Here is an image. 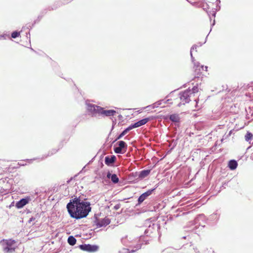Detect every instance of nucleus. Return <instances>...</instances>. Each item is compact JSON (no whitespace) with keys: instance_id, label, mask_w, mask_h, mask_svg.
Here are the masks:
<instances>
[{"instance_id":"2f4dec72","label":"nucleus","mask_w":253,"mask_h":253,"mask_svg":"<svg viewBox=\"0 0 253 253\" xmlns=\"http://www.w3.org/2000/svg\"><path fill=\"white\" fill-rule=\"evenodd\" d=\"M211 218L218 220L219 219V215H217V213H214L211 215Z\"/></svg>"},{"instance_id":"1a4fd4ad","label":"nucleus","mask_w":253,"mask_h":253,"mask_svg":"<svg viewBox=\"0 0 253 253\" xmlns=\"http://www.w3.org/2000/svg\"><path fill=\"white\" fill-rule=\"evenodd\" d=\"M94 218L95 220L94 221V223L98 228L105 227L109 225L111 222L110 219L107 217H105L100 220L97 218L96 214H94Z\"/></svg>"},{"instance_id":"c85d7f7f","label":"nucleus","mask_w":253,"mask_h":253,"mask_svg":"<svg viewBox=\"0 0 253 253\" xmlns=\"http://www.w3.org/2000/svg\"><path fill=\"white\" fill-rule=\"evenodd\" d=\"M250 110V112H249V113H247V117L248 118V119H250V116H251V119L253 120V109H251L250 108H249Z\"/></svg>"},{"instance_id":"5701e85b","label":"nucleus","mask_w":253,"mask_h":253,"mask_svg":"<svg viewBox=\"0 0 253 253\" xmlns=\"http://www.w3.org/2000/svg\"><path fill=\"white\" fill-rule=\"evenodd\" d=\"M42 15H39V16L38 17V18L34 21V22H33V23L32 24V25H28V26L27 27V29H29V30H30V29H32V28L34 26V25H35L36 23H38V22H39L41 20V19L42 18Z\"/></svg>"},{"instance_id":"58836bf2","label":"nucleus","mask_w":253,"mask_h":253,"mask_svg":"<svg viewBox=\"0 0 253 253\" xmlns=\"http://www.w3.org/2000/svg\"><path fill=\"white\" fill-rule=\"evenodd\" d=\"M198 46L197 44H194V45H193L191 47V49H190V51H192V50H194V49H196Z\"/></svg>"},{"instance_id":"f03ea898","label":"nucleus","mask_w":253,"mask_h":253,"mask_svg":"<svg viewBox=\"0 0 253 253\" xmlns=\"http://www.w3.org/2000/svg\"><path fill=\"white\" fill-rule=\"evenodd\" d=\"M0 245L4 253H13L18 247L17 242L13 239H3L0 241Z\"/></svg>"},{"instance_id":"39448f33","label":"nucleus","mask_w":253,"mask_h":253,"mask_svg":"<svg viewBox=\"0 0 253 253\" xmlns=\"http://www.w3.org/2000/svg\"><path fill=\"white\" fill-rule=\"evenodd\" d=\"M206 220V218L205 215L204 214H200L198 215L195 218V219L191 221L192 225H195L193 229H197L200 226L202 228H204L205 226V225H203L202 222H204Z\"/></svg>"},{"instance_id":"412c9836","label":"nucleus","mask_w":253,"mask_h":253,"mask_svg":"<svg viewBox=\"0 0 253 253\" xmlns=\"http://www.w3.org/2000/svg\"><path fill=\"white\" fill-rule=\"evenodd\" d=\"M68 243L71 246H74L76 244L77 240L73 236H69L67 239Z\"/></svg>"},{"instance_id":"4468645a","label":"nucleus","mask_w":253,"mask_h":253,"mask_svg":"<svg viewBox=\"0 0 253 253\" xmlns=\"http://www.w3.org/2000/svg\"><path fill=\"white\" fill-rule=\"evenodd\" d=\"M116 111L114 110H105L104 108L102 107V110H100V116H114L116 114Z\"/></svg>"},{"instance_id":"f3484780","label":"nucleus","mask_w":253,"mask_h":253,"mask_svg":"<svg viewBox=\"0 0 253 253\" xmlns=\"http://www.w3.org/2000/svg\"><path fill=\"white\" fill-rule=\"evenodd\" d=\"M169 100V99H168L167 101H165L164 99H161V100H158V101L155 102L154 103L152 104V105L147 106L146 107V108H151V109H154V108H157L159 106H160L162 104L163 102H164L166 104Z\"/></svg>"},{"instance_id":"13d9d810","label":"nucleus","mask_w":253,"mask_h":253,"mask_svg":"<svg viewBox=\"0 0 253 253\" xmlns=\"http://www.w3.org/2000/svg\"><path fill=\"white\" fill-rule=\"evenodd\" d=\"M217 1H218L219 2V3H220V0H217Z\"/></svg>"},{"instance_id":"ddd939ff","label":"nucleus","mask_w":253,"mask_h":253,"mask_svg":"<svg viewBox=\"0 0 253 253\" xmlns=\"http://www.w3.org/2000/svg\"><path fill=\"white\" fill-rule=\"evenodd\" d=\"M31 201L30 196H27L25 198L21 199L19 201H17L15 204L16 208L19 209L24 207L26 205L28 204Z\"/></svg>"},{"instance_id":"a878e982","label":"nucleus","mask_w":253,"mask_h":253,"mask_svg":"<svg viewBox=\"0 0 253 253\" xmlns=\"http://www.w3.org/2000/svg\"><path fill=\"white\" fill-rule=\"evenodd\" d=\"M58 151V150H56L55 149H52L50 151H49L48 153V154L45 156V157H43L42 158V160H43L44 159V158H47V157L48 156H52V155L55 154Z\"/></svg>"},{"instance_id":"49530a36","label":"nucleus","mask_w":253,"mask_h":253,"mask_svg":"<svg viewBox=\"0 0 253 253\" xmlns=\"http://www.w3.org/2000/svg\"><path fill=\"white\" fill-rule=\"evenodd\" d=\"M215 24V20H213V23L211 24V27H213Z\"/></svg>"},{"instance_id":"6ab92c4d","label":"nucleus","mask_w":253,"mask_h":253,"mask_svg":"<svg viewBox=\"0 0 253 253\" xmlns=\"http://www.w3.org/2000/svg\"><path fill=\"white\" fill-rule=\"evenodd\" d=\"M152 119V117H149L139 120L138 121L136 122L138 127H140L143 125H145L147 122L151 120Z\"/></svg>"},{"instance_id":"0eeeda50","label":"nucleus","mask_w":253,"mask_h":253,"mask_svg":"<svg viewBox=\"0 0 253 253\" xmlns=\"http://www.w3.org/2000/svg\"><path fill=\"white\" fill-rule=\"evenodd\" d=\"M156 188L149 189L145 192L141 194L138 198L137 203L135 205V207L139 206L143 203L149 196H150L153 192L156 190Z\"/></svg>"},{"instance_id":"423d86ee","label":"nucleus","mask_w":253,"mask_h":253,"mask_svg":"<svg viewBox=\"0 0 253 253\" xmlns=\"http://www.w3.org/2000/svg\"><path fill=\"white\" fill-rule=\"evenodd\" d=\"M117 144L118 146H114L113 148L115 153L123 154L126 151L127 145L126 142L120 140L117 142Z\"/></svg>"},{"instance_id":"2eb2a0df","label":"nucleus","mask_w":253,"mask_h":253,"mask_svg":"<svg viewBox=\"0 0 253 253\" xmlns=\"http://www.w3.org/2000/svg\"><path fill=\"white\" fill-rule=\"evenodd\" d=\"M117 160L115 155L107 156L105 157V164L108 166H112Z\"/></svg>"},{"instance_id":"dca6fc26","label":"nucleus","mask_w":253,"mask_h":253,"mask_svg":"<svg viewBox=\"0 0 253 253\" xmlns=\"http://www.w3.org/2000/svg\"><path fill=\"white\" fill-rule=\"evenodd\" d=\"M106 177L108 179H111V181L114 184H117L119 182V178L116 174H111V172L108 171L107 173Z\"/></svg>"},{"instance_id":"3c124183","label":"nucleus","mask_w":253,"mask_h":253,"mask_svg":"<svg viewBox=\"0 0 253 253\" xmlns=\"http://www.w3.org/2000/svg\"><path fill=\"white\" fill-rule=\"evenodd\" d=\"M201 222H202V224L203 225H205V223H206V221H205V222H202V221H201Z\"/></svg>"},{"instance_id":"9d476101","label":"nucleus","mask_w":253,"mask_h":253,"mask_svg":"<svg viewBox=\"0 0 253 253\" xmlns=\"http://www.w3.org/2000/svg\"><path fill=\"white\" fill-rule=\"evenodd\" d=\"M167 118L173 123V126L175 128L179 127L180 118L178 114H172L168 116Z\"/></svg>"},{"instance_id":"6e6d98bb","label":"nucleus","mask_w":253,"mask_h":253,"mask_svg":"<svg viewBox=\"0 0 253 253\" xmlns=\"http://www.w3.org/2000/svg\"><path fill=\"white\" fill-rule=\"evenodd\" d=\"M210 35V33H208V35ZM208 36H207L206 40H207Z\"/></svg>"},{"instance_id":"4be33fe9","label":"nucleus","mask_w":253,"mask_h":253,"mask_svg":"<svg viewBox=\"0 0 253 253\" xmlns=\"http://www.w3.org/2000/svg\"><path fill=\"white\" fill-rule=\"evenodd\" d=\"M128 132V131H127V130L125 128L119 135H118L115 140H114L113 142H112V143H114L115 142H116V141H117L118 140H119L121 138H122L124 136H125L127 133Z\"/></svg>"},{"instance_id":"72a5a7b5","label":"nucleus","mask_w":253,"mask_h":253,"mask_svg":"<svg viewBox=\"0 0 253 253\" xmlns=\"http://www.w3.org/2000/svg\"><path fill=\"white\" fill-rule=\"evenodd\" d=\"M202 6L204 10H206L207 8H208L209 5L207 3H203Z\"/></svg>"},{"instance_id":"de8ad7c7","label":"nucleus","mask_w":253,"mask_h":253,"mask_svg":"<svg viewBox=\"0 0 253 253\" xmlns=\"http://www.w3.org/2000/svg\"><path fill=\"white\" fill-rule=\"evenodd\" d=\"M55 8H56V7H55V8H53V7H51V8H50V7H49V8H48V9H49V10H53V9H55Z\"/></svg>"},{"instance_id":"aec40b11","label":"nucleus","mask_w":253,"mask_h":253,"mask_svg":"<svg viewBox=\"0 0 253 253\" xmlns=\"http://www.w3.org/2000/svg\"><path fill=\"white\" fill-rule=\"evenodd\" d=\"M151 169H143L139 172L138 177L140 179H143L147 177L150 173Z\"/></svg>"},{"instance_id":"c756f323","label":"nucleus","mask_w":253,"mask_h":253,"mask_svg":"<svg viewBox=\"0 0 253 253\" xmlns=\"http://www.w3.org/2000/svg\"><path fill=\"white\" fill-rule=\"evenodd\" d=\"M37 217H40V215H39V214H38V213H37V214H36V216H35V217H34V216L31 217L29 219V221H28V222H29V223H31L32 221H33L35 220Z\"/></svg>"},{"instance_id":"f704fd0d","label":"nucleus","mask_w":253,"mask_h":253,"mask_svg":"<svg viewBox=\"0 0 253 253\" xmlns=\"http://www.w3.org/2000/svg\"><path fill=\"white\" fill-rule=\"evenodd\" d=\"M208 68V67L207 66L201 65L200 66V69H201V70L207 71Z\"/></svg>"},{"instance_id":"a18cd8bd","label":"nucleus","mask_w":253,"mask_h":253,"mask_svg":"<svg viewBox=\"0 0 253 253\" xmlns=\"http://www.w3.org/2000/svg\"><path fill=\"white\" fill-rule=\"evenodd\" d=\"M170 250V249H167V250H164V251H163V252H164V253H168V250Z\"/></svg>"},{"instance_id":"f257e3e1","label":"nucleus","mask_w":253,"mask_h":253,"mask_svg":"<svg viewBox=\"0 0 253 253\" xmlns=\"http://www.w3.org/2000/svg\"><path fill=\"white\" fill-rule=\"evenodd\" d=\"M91 204L82 200L80 197L71 199L66 205L70 217L78 220L87 217L91 211Z\"/></svg>"},{"instance_id":"4d7b16f0","label":"nucleus","mask_w":253,"mask_h":253,"mask_svg":"<svg viewBox=\"0 0 253 253\" xmlns=\"http://www.w3.org/2000/svg\"><path fill=\"white\" fill-rule=\"evenodd\" d=\"M141 246H139L138 248L139 249H140V248H141Z\"/></svg>"},{"instance_id":"09e8293b","label":"nucleus","mask_w":253,"mask_h":253,"mask_svg":"<svg viewBox=\"0 0 253 253\" xmlns=\"http://www.w3.org/2000/svg\"><path fill=\"white\" fill-rule=\"evenodd\" d=\"M28 35H30V32H28V33H26V37H27V38H28Z\"/></svg>"},{"instance_id":"c03bdc74","label":"nucleus","mask_w":253,"mask_h":253,"mask_svg":"<svg viewBox=\"0 0 253 253\" xmlns=\"http://www.w3.org/2000/svg\"><path fill=\"white\" fill-rule=\"evenodd\" d=\"M1 37L3 38H4V39H5L6 37H9V36H8V35L5 34V35H3L1 36Z\"/></svg>"},{"instance_id":"37998d69","label":"nucleus","mask_w":253,"mask_h":253,"mask_svg":"<svg viewBox=\"0 0 253 253\" xmlns=\"http://www.w3.org/2000/svg\"><path fill=\"white\" fill-rule=\"evenodd\" d=\"M206 40H205V42L204 43H201V42H199L198 44H199V46H201L204 43H206Z\"/></svg>"},{"instance_id":"c9c22d12","label":"nucleus","mask_w":253,"mask_h":253,"mask_svg":"<svg viewBox=\"0 0 253 253\" xmlns=\"http://www.w3.org/2000/svg\"><path fill=\"white\" fill-rule=\"evenodd\" d=\"M120 207H121V205L120 204H118L114 206V209L116 210H118L120 208Z\"/></svg>"},{"instance_id":"7ed1b4c3","label":"nucleus","mask_w":253,"mask_h":253,"mask_svg":"<svg viewBox=\"0 0 253 253\" xmlns=\"http://www.w3.org/2000/svg\"><path fill=\"white\" fill-rule=\"evenodd\" d=\"M144 235L146 236H149L152 233L160 228V225L159 224L155 223L154 221L148 219L145 221L144 224Z\"/></svg>"},{"instance_id":"a211bd4d","label":"nucleus","mask_w":253,"mask_h":253,"mask_svg":"<svg viewBox=\"0 0 253 253\" xmlns=\"http://www.w3.org/2000/svg\"><path fill=\"white\" fill-rule=\"evenodd\" d=\"M238 167V163L235 160H230L228 163V167L230 170H233L236 169Z\"/></svg>"},{"instance_id":"bb28decb","label":"nucleus","mask_w":253,"mask_h":253,"mask_svg":"<svg viewBox=\"0 0 253 253\" xmlns=\"http://www.w3.org/2000/svg\"><path fill=\"white\" fill-rule=\"evenodd\" d=\"M201 69L200 68H195V77L194 78H199L201 74Z\"/></svg>"},{"instance_id":"4c0bfd02","label":"nucleus","mask_w":253,"mask_h":253,"mask_svg":"<svg viewBox=\"0 0 253 253\" xmlns=\"http://www.w3.org/2000/svg\"><path fill=\"white\" fill-rule=\"evenodd\" d=\"M131 126L133 128H135L138 127V126L137 125L136 122H135L134 123H133V124H131Z\"/></svg>"},{"instance_id":"a19ab883","label":"nucleus","mask_w":253,"mask_h":253,"mask_svg":"<svg viewBox=\"0 0 253 253\" xmlns=\"http://www.w3.org/2000/svg\"><path fill=\"white\" fill-rule=\"evenodd\" d=\"M125 250V251H126V252H125V253H126V252H127V253H133V252H135V251H134V250H131V252H129L128 250Z\"/></svg>"},{"instance_id":"603ef678","label":"nucleus","mask_w":253,"mask_h":253,"mask_svg":"<svg viewBox=\"0 0 253 253\" xmlns=\"http://www.w3.org/2000/svg\"><path fill=\"white\" fill-rule=\"evenodd\" d=\"M31 49L32 50L34 51V52H36V51H35V50L33 49V48H31Z\"/></svg>"},{"instance_id":"cd10ccee","label":"nucleus","mask_w":253,"mask_h":253,"mask_svg":"<svg viewBox=\"0 0 253 253\" xmlns=\"http://www.w3.org/2000/svg\"><path fill=\"white\" fill-rule=\"evenodd\" d=\"M20 36V32L15 31L12 32L11 37L13 39H15Z\"/></svg>"},{"instance_id":"8fccbe9b","label":"nucleus","mask_w":253,"mask_h":253,"mask_svg":"<svg viewBox=\"0 0 253 253\" xmlns=\"http://www.w3.org/2000/svg\"><path fill=\"white\" fill-rule=\"evenodd\" d=\"M187 237H188L189 236H183V237H182V239H186V238H187Z\"/></svg>"},{"instance_id":"864d4df0","label":"nucleus","mask_w":253,"mask_h":253,"mask_svg":"<svg viewBox=\"0 0 253 253\" xmlns=\"http://www.w3.org/2000/svg\"><path fill=\"white\" fill-rule=\"evenodd\" d=\"M71 179H72V178H71L70 180H69L67 181V182H68V183H69V182L70 181V180H71Z\"/></svg>"},{"instance_id":"393cba45","label":"nucleus","mask_w":253,"mask_h":253,"mask_svg":"<svg viewBox=\"0 0 253 253\" xmlns=\"http://www.w3.org/2000/svg\"><path fill=\"white\" fill-rule=\"evenodd\" d=\"M216 7H217V9H216V10H212V11H207V13L210 16L211 15H212V16L214 18L215 17L216 11L219 10L220 8V6L219 5H218V4H217Z\"/></svg>"},{"instance_id":"9b49d317","label":"nucleus","mask_w":253,"mask_h":253,"mask_svg":"<svg viewBox=\"0 0 253 253\" xmlns=\"http://www.w3.org/2000/svg\"><path fill=\"white\" fill-rule=\"evenodd\" d=\"M180 249L185 253H197L191 242L184 244Z\"/></svg>"},{"instance_id":"5fc2aeb1","label":"nucleus","mask_w":253,"mask_h":253,"mask_svg":"<svg viewBox=\"0 0 253 253\" xmlns=\"http://www.w3.org/2000/svg\"><path fill=\"white\" fill-rule=\"evenodd\" d=\"M175 90H173V91H171L170 93H172L173 92L175 91Z\"/></svg>"},{"instance_id":"ea45409f","label":"nucleus","mask_w":253,"mask_h":253,"mask_svg":"<svg viewBox=\"0 0 253 253\" xmlns=\"http://www.w3.org/2000/svg\"><path fill=\"white\" fill-rule=\"evenodd\" d=\"M126 129L127 130V131L128 132L130 130H131V129H133L132 128V127L131 126V125H130L128 127H127L126 128Z\"/></svg>"},{"instance_id":"7c9ffc66","label":"nucleus","mask_w":253,"mask_h":253,"mask_svg":"<svg viewBox=\"0 0 253 253\" xmlns=\"http://www.w3.org/2000/svg\"><path fill=\"white\" fill-rule=\"evenodd\" d=\"M194 64V68H200V63L199 62L195 61L193 63Z\"/></svg>"},{"instance_id":"79ce46f5","label":"nucleus","mask_w":253,"mask_h":253,"mask_svg":"<svg viewBox=\"0 0 253 253\" xmlns=\"http://www.w3.org/2000/svg\"><path fill=\"white\" fill-rule=\"evenodd\" d=\"M116 124V122H115L114 121H113V125H112V128H111V130H112L114 128V126Z\"/></svg>"},{"instance_id":"f8f14e48","label":"nucleus","mask_w":253,"mask_h":253,"mask_svg":"<svg viewBox=\"0 0 253 253\" xmlns=\"http://www.w3.org/2000/svg\"><path fill=\"white\" fill-rule=\"evenodd\" d=\"M191 90L189 88L184 91L180 92L179 94L180 100L184 102L183 104L189 103L190 101L189 94Z\"/></svg>"},{"instance_id":"473e14b6","label":"nucleus","mask_w":253,"mask_h":253,"mask_svg":"<svg viewBox=\"0 0 253 253\" xmlns=\"http://www.w3.org/2000/svg\"><path fill=\"white\" fill-rule=\"evenodd\" d=\"M198 91V88L197 86H194L192 88V93H195Z\"/></svg>"},{"instance_id":"e433bc0d","label":"nucleus","mask_w":253,"mask_h":253,"mask_svg":"<svg viewBox=\"0 0 253 253\" xmlns=\"http://www.w3.org/2000/svg\"><path fill=\"white\" fill-rule=\"evenodd\" d=\"M190 56H191V59L192 62L193 63L195 61V60L194 57L193 56L192 51H190Z\"/></svg>"},{"instance_id":"20e7f679","label":"nucleus","mask_w":253,"mask_h":253,"mask_svg":"<svg viewBox=\"0 0 253 253\" xmlns=\"http://www.w3.org/2000/svg\"><path fill=\"white\" fill-rule=\"evenodd\" d=\"M86 109L88 114L92 117L97 118L100 116V110L102 107L90 103L88 101H85Z\"/></svg>"},{"instance_id":"6e6552de","label":"nucleus","mask_w":253,"mask_h":253,"mask_svg":"<svg viewBox=\"0 0 253 253\" xmlns=\"http://www.w3.org/2000/svg\"><path fill=\"white\" fill-rule=\"evenodd\" d=\"M79 248L82 251L89 253L95 252L99 249V247L97 245L85 244L79 245Z\"/></svg>"},{"instance_id":"b1692460","label":"nucleus","mask_w":253,"mask_h":253,"mask_svg":"<svg viewBox=\"0 0 253 253\" xmlns=\"http://www.w3.org/2000/svg\"><path fill=\"white\" fill-rule=\"evenodd\" d=\"M253 133L250 131H247L246 134L245 136L246 141L249 142L250 143V141L253 139Z\"/></svg>"}]
</instances>
